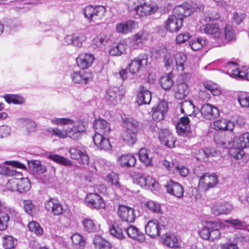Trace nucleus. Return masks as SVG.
I'll list each match as a JSON object with an SVG mask.
<instances>
[{"instance_id": "f257e3e1", "label": "nucleus", "mask_w": 249, "mask_h": 249, "mask_svg": "<svg viewBox=\"0 0 249 249\" xmlns=\"http://www.w3.org/2000/svg\"><path fill=\"white\" fill-rule=\"evenodd\" d=\"M202 30L212 36L211 42L213 47H220L225 43L218 26L216 24L207 23L204 25Z\"/></svg>"}, {"instance_id": "f03ea898", "label": "nucleus", "mask_w": 249, "mask_h": 249, "mask_svg": "<svg viewBox=\"0 0 249 249\" xmlns=\"http://www.w3.org/2000/svg\"><path fill=\"white\" fill-rule=\"evenodd\" d=\"M106 12V8L104 6H92L91 5L86 7L84 9L85 17L89 21L98 24L99 20L104 17Z\"/></svg>"}, {"instance_id": "7ed1b4c3", "label": "nucleus", "mask_w": 249, "mask_h": 249, "mask_svg": "<svg viewBox=\"0 0 249 249\" xmlns=\"http://www.w3.org/2000/svg\"><path fill=\"white\" fill-rule=\"evenodd\" d=\"M238 148H232L230 149L229 153L234 159H241L245 155L243 148L249 147V132L241 135L237 141Z\"/></svg>"}, {"instance_id": "20e7f679", "label": "nucleus", "mask_w": 249, "mask_h": 249, "mask_svg": "<svg viewBox=\"0 0 249 249\" xmlns=\"http://www.w3.org/2000/svg\"><path fill=\"white\" fill-rule=\"evenodd\" d=\"M217 183L218 178L215 174L210 175L205 173L199 179L198 187L203 191H207L214 187Z\"/></svg>"}, {"instance_id": "39448f33", "label": "nucleus", "mask_w": 249, "mask_h": 249, "mask_svg": "<svg viewBox=\"0 0 249 249\" xmlns=\"http://www.w3.org/2000/svg\"><path fill=\"white\" fill-rule=\"evenodd\" d=\"M118 214L119 217L122 220L121 222H124L127 224L133 222L136 217L134 209L123 205L119 206Z\"/></svg>"}, {"instance_id": "423d86ee", "label": "nucleus", "mask_w": 249, "mask_h": 249, "mask_svg": "<svg viewBox=\"0 0 249 249\" xmlns=\"http://www.w3.org/2000/svg\"><path fill=\"white\" fill-rule=\"evenodd\" d=\"M5 163H10L12 165L10 167L0 165V174L6 176H20V173L16 170V167L21 169L25 168L24 164L17 161H6Z\"/></svg>"}, {"instance_id": "0eeeda50", "label": "nucleus", "mask_w": 249, "mask_h": 249, "mask_svg": "<svg viewBox=\"0 0 249 249\" xmlns=\"http://www.w3.org/2000/svg\"><path fill=\"white\" fill-rule=\"evenodd\" d=\"M85 202L88 207L92 209H102L106 206L102 197L97 193L88 194L85 198Z\"/></svg>"}, {"instance_id": "6e6552de", "label": "nucleus", "mask_w": 249, "mask_h": 249, "mask_svg": "<svg viewBox=\"0 0 249 249\" xmlns=\"http://www.w3.org/2000/svg\"><path fill=\"white\" fill-rule=\"evenodd\" d=\"M124 92L117 87H111L106 91L105 98L107 101L113 105L118 104L122 99Z\"/></svg>"}, {"instance_id": "1a4fd4ad", "label": "nucleus", "mask_w": 249, "mask_h": 249, "mask_svg": "<svg viewBox=\"0 0 249 249\" xmlns=\"http://www.w3.org/2000/svg\"><path fill=\"white\" fill-rule=\"evenodd\" d=\"M71 78L75 84H86L92 79V74L84 70L73 71L71 73Z\"/></svg>"}, {"instance_id": "9d476101", "label": "nucleus", "mask_w": 249, "mask_h": 249, "mask_svg": "<svg viewBox=\"0 0 249 249\" xmlns=\"http://www.w3.org/2000/svg\"><path fill=\"white\" fill-rule=\"evenodd\" d=\"M148 63V56L145 53H141L133 59L129 64L130 72L135 74L138 72L141 67L145 66Z\"/></svg>"}, {"instance_id": "9b49d317", "label": "nucleus", "mask_w": 249, "mask_h": 249, "mask_svg": "<svg viewBox=\"0 0 249 249\" xmlns=\"http://www.w3.org/2000/svg\"><path fill=\"white\" fill-rule=\"evenodd\" d=\"M69 152L71 158L77 160L79 163L84 165H88L89 163V158L84 149L72 147L70 148Z\"/></svg>"}, {"instance_id": "f8f14e48", "label": "nucleus", "mask_w": 249, "mask_h": 249, "mask_svg": "<svg viewBox=\"0 0 249 249\" xmlns=\"http://www.w3.org/2000/svg\"><path fill=\"white\" fill-rule=\"evenodd\" d=\"M111 235L116 238L122 240L125 238V223L124 222H113L109 228Z\"/></svg>"}, {"instance_id": "ddd939ff", "label": "nucleus", "mask_w": 249, "mask_h": 249, "mask_svg": "<svg viewBox=\"0 0 249 249\" xmlns=\"http://www.w3.org/2000/svg\"><path fill=\"white\" fill-rule=\"evenodd\" d=\"M160 222L155 219L149 220L145 226V232L152 238H155L160 235L161 227Z\"/></svg>"}, {"instance_id": "4468645a", "label": "nucleus", "mask_w": 249, "mask_h": 249, "mask_svg": "<svg viewBox=\"0 0 249 249\" xmlns=\"http://www.w3.org/2000/svg\"><path fill=\"white\" fill-rule=\"evenodd\" d=\"M168 109V104L166 101L160 102L156 107L152 108V117L153 119L156 121L163 120Z\"/></svg>"}, {"instance_id": "2eb2a0df", "label": "nucleus", "mask_w": 249, "mask_h": 249, "mask_svg": "<svg viewBox=\"0 0 249 249\" xmlns=\"http://www.w3.org/2000/svg\"><path fill=\"white\" fill-rule=\"evenodd\" d=\"M167 193L177 197L181 198L183 196L184 189L181 185L172 180L167 181L164 185Z\"/></svg>"}, {"instance_id": "dca6fc26", "label": "nucleus", "mask_w": 249, "mask_h": 249, "mask_svg": "<svg viewBox=\"0 0 249 249\" xmlns=\"http://www.w3.org/2000/svg\"><path fill=\"white\" fill-rule=\"evenodd\" d=\"M129 238L142 242L145 240V235L136 226L125 223V234Z\"/></svg>"}, {"instance_id": "f3484780", "label": "nucleus", "mask_w": 249, "mask_h": 249, "mask_svg": "<svg viewBox=\"0 0 249 249\" xmlns=\"http://www.w3.org/2000/svg\"><path fill=\"white\" fill-rule=\"evenodd\" d=\"M201 114L204 118L207 120H213L215 119L219 115V109L209 104L203 105L201 108Z\"/></svg>"}, {"instance_id": "a211bd4d", "label": "nucleus", "mask_w": 249, "mask_h": 249, "mask_svg": "<svg viewBox=\"0 0 249 249\" xmlns=\"http://www.w3.org/2000/svg\"><path fill=\"white\" fill-rule=\"evenodd\" d=\"M93 127L95 131V134L104 135L105 136H108L111 131L109 124L103 119L95 120Z\"/></svg>"}, {"instance_id": "6ab92c4d", "label": "nucleus", "mask_w": 249, "mask_h": 249, "mask_svg": "<svg viewBox=\"0 0 249 249\" xmlns=\"http://www.w3.org/2000/svg\"><path fill=\"white\" fill-rule=\"evenodd\" d=\"M45 208L51 212L54 215H59L62 214L63 208L61 204L57 199L50 198L45 203Z\"/></svg>"}, {"instance_id": "aec40b11", "label": "nucleus", "mask_w": 249, "mask_h": 249, "mask_svg": "<svg viewBox=\"0 0 249 249\" xmlns=\"http://www.w3.org/2000/svg\"><path fill=\"white\" fill-rule=\"evenodd\" d=\"M94 60V56L92 54L82 53L76 58V61L78 67L83 70L90 67Z\"/></svg>"}, {"instance_id": "412c9836", "label": "nucleus", "mask_w": 249, "mask_h": 249, "mask_svg": "<svg viewBox=\"0 0 249 249\" xmlns=\"http://www.w3.org/2000/svg\"><path fill=\"white\" fill-rule=\"evenodd\" d=\"M159 137L162 144L170 148L174 146L176 139L168 129L160 130Z\"/></svg>"}, {"instance_id": "4be33fe9", "label": "nucleus", "mask_w": 249, "mask_h": 249, "mask_svg": "<svg viewBox=\"0 0 249 249\" xmlns=\"http://www.w3.org/2000/svg\"><path fill=\"white\" fill-rule=\"evenodd\" d=\"M182 19L177 18L175 16H169L165 23V28L170 32H178L182 26Z\"/></svg>"}, {"instance_id": "5701e85b", "label": "nucleus", "mask_w": 249, "mask_h": 249, "mask_svg": "<svg viewBox=\"0 0 249 249\" xmlns=\"http://www.w3.org/2000/svg\"><path fill=\"white\" fill-rule=\"evenodd\" d=\"M149 38V34L145 31H140L133 36L131 45L134 49L142 47Z\"/></svg>"}, {"instance_id": "b1692460", "label": "nucleus", "mask_w": 249, "mask_h": 249, "mask_svg": "<svg viewBox=\"0 0 249 249\" xmlns=\"http://www.w3.org/2000/svg\"><path fill=\"white\" fill-rule=\"evenodd\" d=\"M232 206L227 202H216L212 208V213L215 215L228 214L231 213Z\"/></svg>"}, {"instance_id": "393cba45", "label": "nucleus", "mask_w": 249, "mask_h": 249, "mask_svg": "<svg viewBox=\"0 0 249 249\" xmlns=\"http://www.w3.org/2000/svg\"><path fill=\"white\" fill-rule=\"evenodd\" d=\"M152 98L151 93L145 87L140 86L137 94V102L139 106L149 104Z\"/></svg>"}, {"instance_id": "a878e982", "label": "nucleus", "mask_w": 249, "mask_h": 249, "mask_svg": "<svg viewBox=\"0 0 249 249\" xmlns=\"http://www.w3.org/2000/svg\"><path fill=\"white\" fill-rule=\"evenodd\" d=\"M104 135L95 134L93 141L95 145L100 150H107L110 149L111 145L109 139Z\"/></svg>"}, {"instance_id": "bb28decb", "label": "nucleus", "mask_w": 249, "mask_h": 249, "mask_svg": "<svg viewBox=\"0 0 249 249\" xmlns=\"http://www.w3.org/2000/svg\"><path fill=\"white\" fill-rule=\"evenodd\" d=\"M180 111L187 115L190 116L194 114L196 116L199 110L196 108L192 101L185 100L180 103Z\"/></svg>"}, {"instance_id": "cd10ccee", "label": "nucleus", "mask_w": 249, "mask_h": 249, "mask_svg": "<svg viewBox=\"0 0 249 249\" xmlns=\"http://www.w3.org/2000/svg\"><path fill=\"white\" fill-rule=\"evenodd\" d=\"M72 128L67 129L68 131V137L74 140L78 139L79 134L85 131V127L81 123H75L74 122Z\"/></svg>"}, {"instance_id": "c85d7f7f", "label": "nucleus", "mask_w": 249, "mask_h": 249, "mask_svg": "<svg viewBox=\"0 0 249 249\" xmlns=\"http://www.w3.org/2000/svg\"><path fill=\"white\" fill-rule=\"evenodd\" d=\"M139 159L146 166H150L152 165V153L147 149L142 148L139 150Z\"/></svg>"}, {"instance_id": "c756f323", "label": "nucleus", "mask_w": 249, "mask_h": 249, "mask_svg": "<svg viewBox=\"0 0 249 249\" xmlns=\"http://www.w3.org/2000/svg\"><path fill=\"white\" fill-rule=\"evenodd\" d=\"M192 12L191 8L184 5H180L175 7L172 15L175 16L177 18H180V19L183 20L184 17H187L191 15Z\"/></svg>"}, {"instance_id": "7c9ffc66", "label": "nucleus", "mask_w": 249, "mask_h": 249, "mask_svg": "<svg viewBox=\"0 0 249 249\" xmlns=\"http://www.w3.org/2000/svg\"><path fill=\"white\" fill-rule=\"evenodd\" d=\"M213 127L215 130H217L231 131L234 128V125L231 121L222 119L215 121L213 123Z\"/></svg>"}, {"instance_id": "2f4dec72", "label": "nucleus", "mask_w": 249, "mask_h": 249, "mask_svg": "<svg viewBox=\"0 0 249 249\" xmlns=\"http://www.w3.org/2000/svg\"><path fill=\"white\" fill-rule=\"evenodd\" d=\"M118 161L120 164L123 167H133L136 162V158L129 154H124L118 158Z\"/></svg>"}, {"instance_id": "473e14b6", "label": "nucleus", "mask_w": 249, "mask_h": 249, "mask_svg": "<svg viewBox=\"0 0 249 249\" xmlns=\"http://www.w3.org/2000/svg\"><path fill=\"white\" fill-rule=\"evenodd\" d=\"M18 214L17 212L14 210H10L9 213L0 212V231H4L7 227V223L10 218H13V216H16Z\"/></svg>"}, {"instance_id": "72a5a7b5", "label": "nucleus", "mask_w": 249, "mask_h": 249, "mask_svg": "<svg viewBox=\"0 0 249 249\" xmlns=\"http://www.w3.org/2000/svg\"><path fill=\"white\" fill-rule=\"evenodd\" d=\"M189 93L188 86L185 83L178 84L175 89V97L178 100H182Z\"/></svg>"}, {"instance_id": "f704fd0d", "label": "nucleus", "mask_w": 249, "mask_h": 249, "mask_svg": "<svg viewBox=\"0 0 249 249\" xmlns=\"http://www.w3.org/2000/svg\"><path fill=\"white\" fill-rule=\"evenodd\" d=\"M156 10V8L155 7L151 6L145 3L138 6L136 9L137 14L141 17L154 13Z\"/></svg>"}, {"instance_id": "c9c22d12", "label": "nucleus", "mask_w": 249, "mask_h": 249, "mask_svg": "<svg viewBox=\"0 0 249 249\" xmlns=\"http://www.w3.org/2000/svg\"><path fill=\"white\" fill-rule=\"evenodd\" d=\"M172 77L171 73H169L161 77L160 83L161 88L165 90H170L174 84Z\"/></svg>"}, {"instance_id": "e433bc0d", "label": "nucleus", "mask_w": 249, "mask_h": 249, "mask_svg": "<svg viewBox=\"0 0 249 249\" xmlns=\"http://www.w3.org/2000/svg\"><path fill=\"white\" fill-rule=\"evenodd\" d=\"M135 22L134 21H128L126 22L120 23L116 26V31L121 34H127L131 31Z\"/></svg>"}, {"instance_id": "4c0bfd02", "label": "nucleus", "mask_w": 249, "mask_h": 249, "mask_svg": "<svg viewBox=\"0 0 249 249\" xmlns=\"http://www.w3.org/2000/svg\"><path fill=\"white\" fill-rule=\"evenodd\" d=\"M106 181L111 185L115 189L122 190V185L119 181V175L114 172L108 174L106 178Z\"/></svg>"}, {"instance_id": "58836bf2", "label": "nucleus", "mask_w": 249, "mask_h": 249, "mask_svg": "<svg viewBox=\"0 0 249 249\" xmlns=\"http://www.w3.org/2000/svg\"><path fill=\"white\" fill-rule=\"evenodd\" d=\"M137 133L134 131L124 130L122 133V138L128 144L133 145L137 140Z\"/></svg>"}, {"instance_id": "ea45409f", "label": "nucleus", "mask_w": 249, "mask_h": 249, "mask_svg": "<svg viewBox=\"0 0 249 249\" xmlns=\"http://www.w3.org/2000/svg\"><path fill=\"white\" fill-rule=\"evenodd\" d=\"M126 45L123 43H116L113 45L109 51L112 56L120 55L125 52Z\"/></svg>"}, {"instance_id": "a19ab883", "label": "nucleus", "mask_w": 249, "mask_h": 249, "mask_svg": "<svg viewBox=\"0 0 249 249\" xmlns=\"http://www.w3.org/2000/svg\"><path fill=\"white\" fill-rule=\"evenodd\" d=\"M23 207L26 213L31 216L36 215L39 211V207L34 205L30 200L23 201Z\"/></svg>"}, {"instance_id": "79ce46f5", "label": "nucleus", "mask_w": 249, "mask_h": 249, "mask_svg": "<svg viewBox=\"0 0 249 249\" xmlns=\"http://www.w3.org/2000/svg\"><path fill=\"white\" fill-rule=\"evenodd\" d=\"M18 123L22 126L25 127L29 132H34L36 130V123L26 118H21L18 119Z\"/></svg>"}, {"instance_id": "37998d69", "label": "nucleus", "mask_w": 249, "mask_h": 249, "mask_svg": "<svg viewBox=\"0 0 249 249\" xmlns=\"http://www.w3.org/2000/svg\"><path fill=\"white\" fill-rule=\"evenodd\" d=\"M186 60V56L183 53H177L175 56V61L178 71H183L184 69V64Z\"/></svg>"}, {"instance_id": "c03bdc74", "label": "nucleus", "mask_w": 249, "mask_h": 249, "mask_svg": "<svg viewBox=\"0 0 249 249\" xmlns=\"http://www.w3.org/2000/svg\"><path fill=\"white\" fill-rule=\"evenodd\" d=\"M123 125L125 130L137 132L139 125L136 120L132 118H126L124 121Z\"/></svg>"}, {"instance_id": "a18cd8bd", "label": "nucleus", "mask_w": 249, "mask_h": 249, "mask_svg": "<svg viewBox=\"0 0 249 249\" xmlns=\"http://www.w3.org/2000/svg\"><path fill=\"white\" fill-rule=\"evenodd\" d=\"M82 225L84 231L89 232H94L97 230V226L91 219H84L82 221Z\"/></svg>"}, {"instance_id": "49530a36", "label": "nucleus", "mask_w": 249, "mask_h": 249, "mask_svg": "<svg viewBox=\"0 0 249 249\" xmlns=\"http://www.w3.org/2000/svg\"><path fill=\"white\" fill-rule=\"evenodd\" d=\"M30 188V182L28 178H18V192L19 193L27 192L29 190Z\"/></svg>"}, {"instance_id": "de8ad7c7", "label": "nucleus", "mask_w": 249, "mask_h": 249, "mask_svg": "<svg viewBox=\"0 0 249 249\" xmlns=\"http://www.w3.org/2000/svg\"><path fill=\"white\" fill-rule=\"evenodd\" d=\"M144 205L152 213H162L161 205L158 202L149 200L144 203Z\"/></svg>"}, {"instance_id": "09e8293b", "label": "nucleus", "mask_w": 249, "mask_h": 249, "mask_svg": "<svg viewBox=\"0 0 249 249\" xmlns=\"http://www.w3.org/2000/svg\"><path fill=\"white\" fill-rule=\"evenodd\" d=\"M4 98L8 104H22L24 103L22 97L16 94H7L4 96Z\"/></svg>"}, {"instance_id": "8fccbe9b", "label": "nucleus", "mask_w": 249, "mask_h": 249, "mask_svg": "<svg viewBox=\"0 0 249 249\" xmlns=\"http://www.w3.org/2000/svg\"><path fill=\"white\" fill-rule=\"evenodd\" d=\"M224 221L225 222L232 225L236 229L243 230L246 229L247 228L246 223L239 219H229L225 220Z\"/></svg>"}, {"instance_id": "3c124183", "label": "nucleus", "mask_w": 249, "mask_h": 249, "mask_svg": "<svg viewBox=\"0 0 249 249\" xmlns=\"http://www.w3.org/2000/svg\"><path fill=\"white\" fill-rule=\"evenodd\" d=\"M163 243L170 248L178 246V239L173 234L166 235L163 239Z\"/></svg>"}, {"instance_id": "603ef678", "label": "nucleus", "mask_w": 249, "mask_h": 249, "mask_svg": "<svg viewBox=\"0 0 249 249\" xmlns=\"http://www.w3.org/2000/svg\"><path fill=\"white\" fill-rule=\"evenodd\" d=\"M48 157L54 162L63 165H70L71 164L70 160L57 154H51Z\"/></svg>"}, {"instance_id": "864d4df0", "label": "nucleus", "mask_w": 249, "mask_h": 249, "mask_svg": "<svg viewBox=\"0 0 249 249\" xmlns=\"http://www.w3.org/2000/svg\"><path fill=\"white\" fill-rule=\"evenodd\" d=\"M71 239L73 244L75 246V248L82 249L84 247L85 240L81 234L75 233L71 236Z\"/></svg>"}, {"instance_id": "5fc2aeb1", "label": "nucleus", "mask_w": 249, "mask_h": 249, "mask_svg": "<svg viewBox=\"0 0 249 249\" xmlns=\"http://www.w3.org/2000/svg\"><path fill=\"white\" fill-rule=\"evenodd\" d=\"M86 40V37L83 33H76L73 34V45L78 48L82 46V43Z\"/></svg>"}, {"instance_id": "6e6d98bb", "label": "nucleus", "mask_w": 249, "mask_h": 249, "mask_svg": "<svg viewBox=\"0 0 249 249\" xmlns=\"http://www.w3.org/2000/svg\"><path fill=\"white\" fill-rule=\"evenodd\" d=\"M238 101L242 107H249V92H242L238 96Z\"/></svg>"}, {"instance_id": "4d7b16f0", "label": "nucleus", "mask_w": 249, "mask_h": 249, "mask_svg": "<svg viewBox=\"0 0 249 249\" xmlns=\"http://www.w3.org/2000/svg\"><path fill=\"white\" fill-rule=\"evenodd\" d=\"M17 242V240L10 235H4L3 237V245L6 249H13Z\"/></svg>"}, {"instance_id": "13d9d810", "label": "nucleus", "mask_w": 249, "mask_h": 249, "mask_svg": "<svg viewBox=\"0 0 249 249\" xmlns=\"http://www.w3.org/2000/svg\"><path fill=\"white\" fill-rule=\"evenodd\" d=\"M51 123L54 125H64L72 124L74 121L69 118H55L51 120Z\"/></svg>"}, {"instance_id": "bf43d9fd", "label": "nucleus", "mask_w": 249, "mask_h": 249, "mask_svg": "<svg viewBox=\"0 0 249 249\" xmlns=\"http://www.w3.org/2000/svg\"><path fill=\"white\" fill-rule=\"evenodd\" d=\"M94 244L95 249H110V243L99 237L94 240Z\"/></svg>"}, {"instance_id": "052dcab7", "label": "nucleus", "mask_w": 249, "mask_h": 249, "mask_svg": "<svg viewBox=\"0 0 249 249\" xmlns=\"http://www.w3.org/2000/svg\"><path fill=\"white\" fill-rule=\"evenodd\" d=\"M205 44V40L198 38L190 41L189 46L193 50L196 51L201 49Z\"/></svg>"}, {"instance_id": "680f3d73", "label": "nucleus", "mask_w": 249, "mask_h": 249, "mask_svg": "<svg viewBox=\"0 0 249 249\" xmlns=\"http://www.w3.org/2000/svg\"><path fill=\"white\" fill-rule=\"evenodd\" d=\"M210 230H220L225 227V225L220 220H217L214 221H209L207 225Z\"/></svg>"}, {"instance_id": "e2e57ef3", "label": "nucleus", "mask_w": 249, "mask_h": 249, "mask_svg": "<svg viewBox=\"0 0 249 249\" xmlns=\"http://www.w3.org/2000/svg\"><path fill=\"white\" fill-rule=\"evenodd\" d=\"M29 230L34 232L37 235H41L43 233V230L39 224L35 221H32L28 224Z\"/></svg>"}, {"instance_id": "0e129e2a", "label": "nucleus", "mask_w": 249, "mask_h": 249, "mask_svg": "<svg viewBox=\"0 0 249 249\" xmlns=\"http://www.w3.org/2000/svg\"><path fill=\"white\" fill-rule=\"evenodd\" d=\"M225 39L228 41H231L234 39L235 33L232 26L226 25L225 27Z\"/></svg>"}, {"instance_id": "69168bd1", "label": "nucleus", "mask_w": 249, "mask_h": 249, "mask_svg": "<svg viewBox=\"0 0 249 249\" xmlns=\"http://www.w3.org/2000/svg\"><path fill=\"white\" fill-rule=\"evenodd\" d=\"M6 188L10 191L18 192V178H13L9 180L6 184Z\"/></svg>"}, {"instance_id": "338daca9", "label": "nucleus", "mask_w": 249, "mask_h": 249, "mask_svg": "<svg viewBox=\"0 0 249 249\" xmlns=\"http://www.w3.org/2000/svg\"><path fill=\"white\" fill-rule=\"evenodd\" d=\"M204 86L206 89L209 90L214 96H218L221 93V91L216 85L207 83L204 84Z\"/></svg>"}, {"instance_id": "774afa93", "label": "nucleus", "mask_w": 249, "mask_h": 249, "mask_svg": "<svg viewBox=\"0 0 249 249\" xmlns=\"http://www.w3.org/2000/svg\"><path fill=\"white\" fill-rule=\"evenodd\" d=\"M176 127L178 133L182 136L187 135L190 128L189 126H187L179 122H178Z\"/></svg>"}]
</instances>
